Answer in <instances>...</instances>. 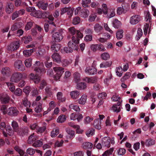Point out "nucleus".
Segmentation results:
<instances>
[{"instance_id":"nucleus-1","label":"nucleus","mask_w":156,"mask_h":156,"mask_svg":"<svg viewBox=\"0 0 156 156\" xmlns=\"http://www.w3.org/2000/svg\"><path fill=\"white\" fill-rule=\"evenodd\" d=\"M33 68L37 74L35 75L34 74L31 73L29 77L31 82H34L35 83L37 84L39 83L40 80V77L38 75L44 73L45 71L43 68L42 63L39 61H36L34 65Z\"/></svg>"},{"instance_id":"nucleus-2","label":"nucleus","mask_w":156,"mask_h":156,"mask_svg":"<svg viewBox=\"0 0 156 156\" xmlns=\"http://www.w3.org/2000/svg\"><path fill=\"white\" fill-rule=\"evenodd\" d=\"M51 33L52 34V39L55 42H60L63 37V32L62 29L56 31L55 29H54L51 30Z\"/></svg>"},{"instance_id":"nucleus-3","label":"nucleus","mask_w":156,"mask_h":156,"mask_svg":"<svg viewBox=\"0 0 156 156\" xmlns=\"http://www.w3.org/2000/svg\"><path fill=\"white\" fill-rule=\"evenodd\" d=\"M80 38L76 37L75 36H73L72 38V41H70L68 42V47L71 48L73 50H77Z\"/></svg>"},{"instance_id":"nucleus-4","label":"nucleus","mask_w":156,"mask_h":156,"mask_svg":"<svg viewBox=\"0 0 156 156\" xmlns=\"http://www.w3.org/2000/svg\"><path fill=\"white\" fill-rule=\"evenodd\" d=\"M53 70L56 74L54 76V78L56 80H59L64 72V68L59 67H55L53 68Z\"/></svg>"},{"instance_id":"nucleus-5","label":"nucleus","mask_w":156,"mask_h":156,"mask_svg":"<svg viewBox=\"0 0 156 156\" xmlns=\"http://www.w3.org/2000/svg\"><path fill=\"white\" fill-rule=\"evenodd\" d=\"M69 31L70 34L73 36H75L77 38H82L83 35L82 33L79 31L76 30L74 27H70L69 29Z\"/></svg>"},{"instance_id":"nucleus-6","label":"nucleus","mask_w":156,"mask_h":156,"mask_svg":"<svg viewBox=\"0 0 156 156\" xmlns=\"http://www.w3.org/2000/svg\"><path fill=\"white\" fill-rule=\"evenodd\" d=\"M14 67L16 70L23 71L25 70V67L22 61L18 60L15 61L14 63Z\"/></svg>"},{"instance_id":"nucleus-7","label":"nucleus","mask_w":156,"mask_h":156,"mask_svg":"<svg viewBox=\"0 0 156 156\" xmlns=\"http://www.w3.org/2000/svg\"><path fill=\"white\" fill-rule=\"evenodd\" d=\"M22 77V75L20 73H14L11 76L10 81L12 82L17 83L21 79Z\"/></svg>"},{"instance_id":"nucleus-8","label":"nucleus","mask_w":156,"mask_h":156,"mask_svg":"<svg viewBox=\"0 0 156 156\" xmlns=\"http://www.w3.org/2000/svg\"><path fill=\"white\" fill-rule=\"evenodd\" d=\"M10 100L9 96L7 94H0V100L1 103L3 104H6L9 103Z\"/></svg>"},{"instance_id":"nucleus-9","label":"nucleus","mask_w":156,"mask_h":156,"mask_svg":"<svg viewBox=\"0 0 156 156\" xmlns=\"http://www.w3.org/2000/svg\"><path fill=\"white\" fill-rule=\"evenodd\" d=\"M110 138L109 137L105 136L101 139V144L103 147L108 148L110 147Z\"/></svg>"},{"instance_id":"nucleus-10","label":"nucleus","mask_w":156,"mask_h":156,"mask_svg":"<svg viewBox=\"0 0 156 156\" xmlns=\"http://www.w3.org/2000/svg\"><path fill=\"white\" fill-rule=\"evenodd\" d=\"M20 42L19 41H16L11 43L8 46L9 50L13 51L16 50L19 47Z\"/></svg>"},{"instance_id":"nucleus-11","label":"nucleus","mask_w":156,"mask_h":156,"mask_svg":"<svg viewBox=\"0 0 156 156\" xmlns=\"http://www.w3.org/2000/svg\"><path fill=\"white\" fill-rule=\"evenodd\" d=\"M140 20V17L138 15H134L131 16L130 19V23L132 24L137 23Z\"/></svg>"},{"instance_id":"nucleus-12","label":"nucleus","mask_w":156,"mask_h":156,"mask_svg":"<svg viewBox=\"0 0 156 156\" xmlns=\"http://www.w3.org/2000/svg\"><path fill=\"white\" fill-rule=\"evenodd\" d=\"M51 57L54 62L58 63H60L61 62V56L58 53H54L52 55Z\"/></svg>"},{"instance_id":"nucleus-13","label":"nucleus","mask_w":156,"mask_h":156,"mask_svg":"<svg viewBox=\"0 0 156 156\" xmlns=\"http://www.w3.org/2000/svg\"><path fill=\"white\" fill-rule=\"evenodd\" d=\"M89 13V11L87 9L83 8L79 12V14L81 17L85 18L88 17Z\"/></svg>"},{"instance_id":"nucleus-14","label":"nucleus","mask_w":156,"mask_h":156,"mask_svg":"<svg viewBox=\"0 0 156 156\" xmlns=\"http://www.w3.org/2000/svg\"><path fill=\"white\" fill-rule=\"evenodd\" d=\"M85 72L89 75H94L96 73L97 70L94 67H87L85 70Z\"/></svg>"},{"instance_id":"nucleus-15","label":"nucleus","mask_w":156,"mask_h":156,"mask_svg":"<svg viewBox=\"0 0 156 156\" xmlns=\"http://www.w3.org/2000/svg\"><path fill=\"white\" fill-rule=\"evenodd\" d=\"M9 114L12 116L17 115L19 113V111L15 107H11L9 108Z\"/></svg>"},{"instance_id":"nucleus-16","label":"nucleus","mask_w":156,"mask_h":156,"mask_svg":"<svg viewBox=\"0 0 156 156\" xmlns=\"http://www.w3.org/2000/svg\"><path fill=\"white\" fill-rule=\"evenodd\" d=\"M102 9L101 8H98V12L99 14H101L102 12L104 14L106 15L108 13V9L107 5L105 4H103L102 5Z\"/></svg>"},{"instance_id":"nucleus-17","label":"nucleus","mask_w":156,"mask_h":156,"mask_svg":"<svg viewBox=\"0 0 156 156\" xmlns=\"http://www.w3.org/2000/svg\"><path fill=\"white\" fill-rule=\"evenodd\" d=\"M32 106L34 107L35 106H36V107L35 108V111L37 113L40 112L42 111V104L40 103L37 104L35 101L33 102Z\"/></svg>"},{"instance_id":"nucleus-18","label":"nucleus","mask_w":156,"mask_h":156,"mask_svg":"<svg viewBox=\"0 0 156 156\" xmlns=\"http://www.w3.org/2000/svg\"><path fill=\"white\" fill-rule=\"evenodd\" d=\"M28 128L27 127H24L18 129L17 132L19 135L23 136L24 135L27 134L28 133Z\"/></svg>"},{"instance_id":"nucleus-19","label":"nucleus","mask_w":156,"mask_h":156,"mask_svg":"<svg viewBox=\"0 0 156 156\" xmlns=\"http://www.w3.org/2000/svg\"><path fill=\"white\" fill-rule=\"evenodd\" d=\"M35 51V49L32 48L30 49L24 50L23 51V54L25 56L28 57L31 55L32 53Z\"/></svg>"},{"instance_id":"nucleus-20","label":"nucleus","mask_w":156,"mask_h":156,"mask_svg":"<svg viewBox=\"0 0 156 156\" xmlns=\"http://www.w3.org/2000/svg\"><path fill=\"white\" fill-rule=\"evenodd\" d=\"M14 149L20 154V156H29L27 154L21 149L18 146L15 147Z\"/></svg>"},{"instance_id":"nucleus-21","label":"nucleus","mask_w":156,"mask_h":156,"mask_svg":"<svg viewBox=\"0 0 156 156\" xmlns=\"http://www.w3.org/2000/svg\"><path fill=\"white\" fill-rule=\"evenodd\" d=\"M14 5L12 3H10L6 7L5 11L8 14H10L13 11Z\"/></svg>"},{"instance_id":"nucleus-22","label":"nucleus","mask_w":156,"mask_h":156,"mask_svg":"<svg viewBox=\"0 0 156 156\" xmlns=\"http://www.w3.org/2000/svg\"><path fill=\"white\" fill-rule=\"evenodd\" d=\"M11 73L10 69L8 67L2 68V73L3 75L9 76Z\"/></svg>"},{"instance_id":"nucleus-23","label":"nucleus","mask_w":156,"mask_h":156,"mask_svg":"<svg viewBox=\"0 0 156 156\" xmlns=\"http://www.w3.org/2000/svg\"><path fill=\"white\" fill-rule=\"evenodd\" d=\"M61 48V45L58 43H55L52 45L51 48V50L54 51H58Z\"/></svg>"},{"instance_id":"nucleus-24","label":"nucleus","mask_w":156,"mask_h":156,"mask_svg":"<svg viewBox=\"0 0 156 156\" xmlns=\"http://www.w3.org/2000/svg\"><path fill=\"white\" fill-rule=\"evenodd\" d=\"M6 128L5 123L4 122H2L0 124V129L2 131L3 135L5 137H7L9 133H6L4 131V129Z\"/></svg>"},{"instance_id":"nucleus-25","label":"nucleus","mask_w":156,"mask_h":156,"mask_svg":"<svg viewBox=\"0 0 156 156\" xmlns=\"http://www.w3.org/2000/svg\"><path fill=\"white\" fill-rule=\"evenodd\" d=\"M101 122L100 120L98 118L97 119L95 120L94 121V126L96 129H100L101 128Z\"/></svg>"},{"instance_id":"nucleus-26","label":"nucleus","mask_w":156,"mask_h":156,"mask_svg":"<svg viewBox=\"0 0 156 156\" xmlns=\"http://www.w3.org/2000/svg\"><path fill=\"white\" fill-rule=\"evenodd\" d=\"M87 96L85 94H83L81 98L78 100V103L81 105H84L86 103L87 99Z\"/></svg>"},{"instance_id":"nucleus-27","label":"nucleus","mask_w":156,"mask_h":156,"mask_svg":"<svg viewBox=\"0 0 156 156\" xmlns=\"http://www.w3.org/2000/svg\"><path fill=\"white\" fill-rule=\"evenodd\" d=\"M56 96L57 99L59 101L63 102L65 101L66 98L65 97H63V94L62 92H58Z\"/></svg>"},{"instance_id":"nucleus-28","label":"nucleus","mask_w":156,"mask_h":156,"mask_svg":"<svg viewBox=\"0 0 156 156\" xmlns=\"http://www.w3.org/2000/svg\"><path fill=\"white\" fill-rule=\"evenodd\" d=\"M48 5L47 3H43L39 2L37 4V6L39 8H41L43 10H46Z\"/></svg>"},{"instance_id":"nucleus-29","label":"nucleus","mask_w":156,"mask_h":156,"mask_svg":"<svg viewBox=\"0 0 156 156\" xmlns=\"http://www.w3.org/2000/svg\"><path fill=\"white\" fill-rule=\"evenodd\" d=\"M80 93L77 90H75L70 92V96L71 98L73 99H76L78 98Z\"/></svg>"},{"instance_id":"nucleus-30","label":"nucleus","mask_w":156,"mask_h":156,"mask_svg":"<svg viewBox=\"0 0 156 156\" xmlns=\"http://www.w3.org/2000/svg\"><path fill=\"white\" fill-rule=\"evenodd\" d=\"M93 146L92 143L89 142H86L83 143L82 147L84 149H90L92 148Z\"/></svg>"},{"instance_id":"nucleus-31","label":"nucleus","mask_w":156,"mask_h":156,"mask_svg":"<svg viewBox=\"0 0 156 156\" xmlns=\"http://www.w3.org/2000/svg\"><path fill=\"white\" fill-rule=\"evenodd\" d=\"M87 87V85L84 82H80L77 83L76 85V88L79 90H84Z\"/></svg>"},{"instance_id":"nucleus-32","label":"nucleus","mask_w":156,"mask_h":156,"mask_svg":"<svg viewBox=\"0 0 156 156\" xmlns=\"http://www.w3.org/2000/svg\"><path fill=\"white\" fill-rule=\"evenodd\" d=\"M112 64L111 61H105L102 62L100 64V68H106L110 66Z\"/></svg>"},{"instance_id":"nucleus-33","label":"nucleus","mask_w":156,"mask_h":156,"mask_svg":"<svg viewBox=\"0 0 156 156\" xmlns=\"http://www.w3.org/2000/svg\"><path fill=\"white\" fill-rule=\"evenodd\" d=\"M66 120V117L64 115H61L59 116L57 119V122L59 123L64 122Z\"/></svg>"},{"instance_id":"nucleus-34","label":"nucleus","mask_w":156,"mask_h":156,"mask_svg":"<svg viewBox=\"0 0 156 156\" xmlns=\"http://www.w3.org/2000/svg\"><path fill=\"white\" fill-rule=\"evenodd\" d=\"M59 129L58 128H54L51 132V136L52 137L56 136L59 133Z\"/></svg>"},{"instance_id":"nucleus-35","label":"nucleus","mask_w":156,"mask_h":156,"mask_svg":"<svg viewBox=\"0 0 156 156\" xmlns=\"http://www.w3.org/2000/svg\"><path fill=\"white\" fill-rule=\"evenodd\" d=\"M103 28L101 24L97 23L96 24L94 27V31L97 33H99L103 29Z\"/></svg>"},{"instance_id":"nucleus-36","label":"nucleus","mask_w":156,"mask_h":156,"mask_svg":"<svg viewBox=\"0 0 156 156\" xmlns=\"http://www.w3.org/2000/svg\"><path fill=\"white\" fill-rule=\"evenodd\" d=\"M43 145V140L35 141L32 144V146L35 147H41Z\"/></svg>"},{"instance_id":"nucleus-37","label":"nucleus","mask_w":156,"mask_h":156,"mask_svg":"<svg viewBox=\"0 0 156 156\" xmlns=\"http://www.w3.org/2000/svg\"><path fill=\"white\" fill-rule=\"evenodd\" d=\"M66 132L69 135L68 136H67V138H68V137H69V138L70 139L73 138V137L74 136V131L71 130L69 128H68L66 129Z\"/></svg>"},{"instance_id":"nucleus-38","label":"nucleus","mask_w":156,"mask_h":156,"mask_svg":"<svg viewBox=\"0 0 156 156\" xmlns=\"http://www.w3.org/2000/svg\"><path fill=\"white\" fill-rule=\"evenodd\" d=\"M34 134L31 135L29 137L28 142L29 144H33L36 140V136H34Z\"/></svg>"},{"instance_id":"nucleus-39","label":"nucleus","mask_w":156,"mask_h":156,"mask_svg":"<svg viewBox=\"0 0 156 156\" xmlns=\"http://www.w3.org/2000/svg\"><path fill=\"white\" fill-rule=\"evenodd\" d=\"M74 80V81L77 83L80 81V75L78 72L75 73L73 75Z\"/></svg>"},{"instance_id":"nucleus-40","label":"nucleus","mask_w":156,"mask_h":156,"mask_svg":"<svg viewBox=\"0 0 156 156\" xmlns=\"http://www.w3.org/2000/svg\"><path fill=\"white\" fill-rule=\"evenodd\" d=\"M12 126L15 132H18L19 129V126L16 122L13 121L12 122Z\"/></svg>"},{"instance_id":"nucleus-41","label":"nucleus","mask_w":156,"mask_h":156,"mask_svg":"<svg viewBox=\"0 0 156 156\" xmlns=\"http://www.w3.org/2000/svg\"><path fill=\"white\" fill-rule=\"evenodd\" d=\"M113 26L115 28H118L121 25V23L117 19L115 20L113 23Z\"/></svg>"},{"instance_id":"nucleus-42","label":"nucleus","mask_w":156,"mask_h":156,"mask_svg":"<svg viewBox=\"0 0 156 156\" xmlns=\"http://www.w3.org/2000/svg\"><path fill=\"white\" fill-rule=\"evenodd\" d=\"M94 131L95 129L94 128L90 129L86 131V134L88 137H89L94 134Z\"/></svg>"},{"instance_id":"nucleus-43","label":"nucleus","mask_w":156,"mask_h":156,"mask_svg":"<svg viewBox=\"0 0 156 156\" xmlns=\"http://www.w3.org/2000/svg\"><path fill=\"white\" fill-rule=\"evenodd\" d=\"M123 31L122 30H118L116 33V37L118 39H120L123 37Z\"/></svg>"},{"instance_id":"nucleus-44","label":"nucleus","mask_w":156,"mask_h":156,"mask_svg":"<svg viewBox=\"0 0 156 156\" xmlns=\"http://www.w3.org/2000/svg\"><path fill=\"white\" fill-rule=\"evenodd\" d=\"M69 108L70 109L74 110L76 112H79L80 109L78 105H74L73 104H71L69 105Z\"/></svg>"},{"instance_id":"nucleus-45","label":"nucleus","mask_w":156,"mask_h":156,"mask_svg":"<svg viewBox=\"0 0 156 156\" xmlns=\"http://www.w3.org/2000/svg\"><path fill=\"white\" fill-rule=\"evenodd\" d=\"M113 151V149L111 148L109 149L108 150L105 151L102 154V156H109L112 154Z\"/></svg>"},{"instance_id":"nucleus-46","label":"nucleus","mask_w":156,"mask_h":156,"mask_svg":"<svg viewBox=\"0 0 156 156\" xmlns=\"http://www.w3.org/2000/svg\"><path fill=\"white\" fill-rule=\"evenodd\" d=\"M23 103L24 106L27 107H30V103L29 101H28L27 98H24L23 100Z\"/></svg>"},{"instance_id":"nucleus-47","label":"nucleus","mask_w":156,"mask_h":156,"mask_svg":"<svg viewBox=\"0 0 156 156\" xmlns=\"http://www.w3.org/2000/svg\"><path fill=\"white\" fill-rule=\"evenodd\" d=\"M101 58L104 60H107L110 58V55L107 52L104 53L101 55Z\"/></svg>"},{"instance_id":"nucleus-48","label":"nucleus","mask_w":156,"mask_h":156,"mask_svg":"<svg viewBox=\"0 0 156 156\" xmlns=\"http://www.w3.org/2000/svg\"><path fill=\"white\" fill-rule=\"evenodd\" d=\"M32 59L29 58L25 60V64L27 67H30L32 65Z\"/></svg>"},{"instance_id":"nucleus-49","label":"nucleus","mask_w":156,"mask_h":156,"mask_svg":"<svg viewBox=\"0 0 156 156\" xmlns=\"http://www.w3.org/2000/svg\"><path fill=\"white\" fill-rule=\"evenodd\" d=\"M20 28V25L18 23H15L12 27L11 30L12 31H15Z\"/></svg>"},{"instance_id":"nucleus-50","label":"nucleus","mask_w":156,"mask_h":156,"mask_svg":"<svg viewBox=\"0 0 156 156\" xmlns=\"http://www.w3.org/2000/svg\"><path fill=\"white\" fill-rule=\"evenodd\" d=\"M23 40H24V43L27 44L29 43L30 41H31L32 38L30 36H28L27 37H23Z\"/></svg>"},{"instance_id":"nucleus-51","label":"nucleus","mask_w":156,"mask_h":156,"mask_svg":"<svg viewBox=\"0 0 156 156\" xmlns=\"http://www.w3.org/2000/svg\"><path fill=\"white\" fill-rule=\"evenodd\" d=\"M80 22V17L76 16L74 18L72 21V23L75 25L79 24Z\"/></svg>"},{"instance_id":"nucleus-52","label":"nucleus","mask_w":156,"mask_h":156,"mask_svg":"<svg viewBox=\"0 0 156 156\" xmlns=\"http://www.w3.org/2000/svg\"><path fill=\"white\" fill-rule=\"evenodd\" d=\"M45 91L47 94L51 96L52 95V90L51 88L47 87L45 89Z\"/></svg>"},{"instance_id":"nucleus-53","label":"nucleus","mask_w":156,"mask_h":156,"mask_svg":"<svg viewBox=\"0 0 156 156\" xmlns=\"http://www.w3.org/2000/svg\"><path fill=\"white\" fill-rule=\"evenodd\" d=\"M155 144L154 140L152 139H149L147 140L146 142V144L148 146H150L154 145Z\"/></svg>"},{"instance_id":"nucleus-54","label":"nucleus","mask_w":156,"mask_h":156,"mask_svg":"<svg viewBox=\"0 0 156 156\" xmlns=\"http://www.w3.org/2000/svg\"><path fill=\"white\" fill-rule=\"evenodd\" d=\"M46 129V127L44 126L39 127L38 129H37V132L38 134L42 133L45 131Z\"/></svg>"},{"instance_id":"nucleus-55","label":"nucleus","mask_w":156,"mask_h":156,"mask_svg":"<svg viewBox=\"0 0 156 156\" xmlns=\"http://www.w3.org/2000/svg\"><path fill=\"white\" fill-rule=\"evenodd\" d=\"M27 153H26L27 154H28L30 155H33L35 153V150L32 148H28L26 151Z\"/></svg>"},{"instance_id":"nucleus-56","label":"nucleus","mask_w":156,"mask_h":156,"mask_svg":"<svg viewBox=\"0 0 156 156\" xmlns=\"http://www.w3.org/2000/svg\"><path fill=\"white\" fill-rule=\"evenodd\" d=\"M71 62V60H68L67 59H65L63 60L62 62V66L63 67H65L68 65Z\"/></svg>"},{"instance_id":"nucleus-57","label":"nucleus","mask_w":156,"mask_h":156,"mask_svg":"<svg viewBox=\"0 0 156 156\" xmlns=\"http://www.w3.org/2000/svg\"><path fill=\"white\" fill-rule=\"evenodd\" d=\"M7 85L10 90L12 92H14L15 90V87L13 83H8Z\"/></svg>"},{"instance_id":"nucleus-58","label":"nucleus","mask_w":156,"mask_h":156,"mask_svg":"<svg viewBox=\"0 0 156 156\" xmlns=\"http://www.w3.org/2000/svg\"><path fill=\"white\" fill-rule=\"evenodd\" d=\"M74 10V9L73 8H68V10H67V13L70 17L72 16Z\"/></svg>"},{"instance_id":"nucleus-59","label":"nucleus","mask_w":156,"mask_h":156,"mask_svg":"<svg viewBox=\"0 0 156 156\" xmlns=\"http://www.w3.org/2000/svg\"><path fill=\"white\" fill-rule=\"evenodd\" d=\"M31 93L33 96H36L38 94V91L36 88L32 87L31 88Z\"/></svg>"},{"instance_id":"nucleus-60","label":"nucleus","mask_w":156,"mask_h":156,"mask_svg":"<svg viewBox=\"0 0 156 156\" xmlns=\"http://www.w3.org/2000/svg\"><path fill=\"white\" fill-rule=\"evenodd\" d=\"M84 40L87 41H91L92 40V35H86L84 38Z\"/></svg>"},{"instance_id":"nucleus-61","label":"nucleus","mask_w":156,"mask_h":156,"mask_svg":"<svg viewBox=\"0 0 156 156\" xmlns=\"http://www.w3.org/2000/svg\"><path fill=\"white\" fill-rule=\"evenodd\" d=\"M98 50L101 51H105L106 49L105 48L104 46L101 44H98Z\"/></svg>"},{"instance_id":"nucleus-62","label":"nucleus","mask_w":156,"mask_h":156,"mask_svg":"<svg viewBox=\"0 0 156 156\" xmlns=\"http://www.w3.org/2000/svg\"><path fill=\"white\" fill-rule=\"evenodd\" d=\"M33 25V23L31 22H28L25 27V29L26 30H27L31 29Z\"/></svg>"},{"instance_id":"nucleus-63","label":"nucleus","mask_w":156,"mask_h":156,"mask_svg":"<svg viewBox=\"0 0 156 156\" xmlns=\"http://www.w3.org/2000/svg\"><path fill=\"white\" fill-rule=\"evenodd\" d=\"M145 19L146 20V21H148L149 23H151V17L150 12H147L145 17Z\"/></svg>"},{"instance_id":"nucleus-64","label":"nucleus","mask_w":156,"mask_h":156,"mask_svg":"<svg viewBox=\"0 0 156 156\" xmlns=\"http://www.w3.org/2000/svg\"><path fill=\"white\" fill-rule=\"evenodd\" d=\"M126 150L123 148H120L118 151V153L119 155H123L126 153Z\"/></svg>"}]
</instances>
